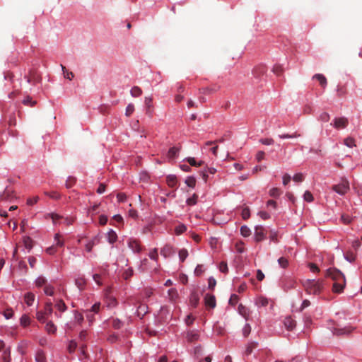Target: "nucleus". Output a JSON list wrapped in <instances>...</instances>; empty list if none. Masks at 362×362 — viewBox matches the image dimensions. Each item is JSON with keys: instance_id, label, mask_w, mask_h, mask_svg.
Here are the masks:
<instances>
[{"instance_id": "nucleus-1", "label": "nucleus", "mask_w": 362, "mask_h": 362, "mask_svg": "<svg viewBox=\"0 0 362 362\" xmlns=\"http://www.w3.org/2000/svg\"><path fill=\"white\" fill-rule=\"evenodd\" d=\"M327 276L332 278L334 281L333 291L334 293H341L346 284L344 275L337 269L330 268L327 270Z\"/></svg>"}, {"instance_id": "nucleus-2", "label": "nucleus", "mask_w": 362, "mask_h": 362, "mask_svg": "<svg viewBox=\"0 0 362 362\" xmlns=\"http://www.w3.org/2000/svg\"><path fill=\"white\" fill-rule=\"evenodd\" d=\"M303 287L308 294L318 295L323 288L322 281L308 279L303 282Z\"/></svg>"}, {"instance_id": "nucleus-3", "label": "nucleus", "mask_w": 362, "mask_h": 362, "mask_svg": "<svg viewBox=\"0 0 362 362\" xmlns=\"http://www.w3.org/2000/svg\"><path fill=\"white\" fill-rule=\"evenodd\" d=\"M349 189V182L345 178H343L340 183L334 185L332 187V189L339 195H344Z\"/></svg>"}, {"instance_id": "nucleus-4", "label": "nucleus", "mask_w": 362, "mask_h": 362, "mask_svg": "<svg viewBox=\"0 0 362 362\" xmlns=\"http://www.w3.org/2000/svg\"><path fill=\"white\" fill-rule=\"evenodd\" d=\"M349 124V119L345 117H336L334 119L333 122L330 124V125L333 126L334 128L344 129Z\"/></svg>"}, {"instance_id": "nucleus-5", "label": "nucleus", "mask_w": 362, "mask_h": 362, "mask_svg": "<svg viewBox=\"0 0 362 362\" xmlns=\"http://www.w3.org/2000/svg\"><path fill=\"white\" fill-rule=\"evenodd\" d=\"M28 83L35 85L40 81V77L35 70H30L28 75L25 76Z\"/></svg>"}, {"instance_id": "nucleus-6", "label": "nucleus", "mask_w": 362, "mask_h": 362, "mask_svg": "<svg viewBox=\"0 0 362 362\" xmlns=\"http://www.w3.org/2000/svg\"><path fill=\"white\" fill-rule=\"evenodd\" d=\"M128 246L134 252L139 253L142 250L140 242L136 239H130Z\"/></svg>"}, {"instance_id": "nucleus-7", "label": "nucleus", "mask_w": 362, "mask_h": 362, "mask_svg": "<svg viewBox=\"0 0 362 362\" xmlns=\"http://www.w3.org/2000/svg\"><path fill=\"white\" fill-rule=\"evenodd\" d=\"M204 304L206 308H214L216 305L215 296L214 295L206 293L204 296Z\"/></svg>"}, {"instance_id": "nucleus-8", "label": "nucleus", "mask_w": 362, "mask_h": 362, "mask_svg": "<svg viewBox=\"0 0 362 362\" xmlns=\"http://www.w3.org/2000/svg\"><path fill=\"white\" fill-rule=\"evenodd\" d=\"M186 339L188 342H195L199 339V333L197 330L187 331L186 333Z\"/></svg>"}, {"instance_id": "nucleus-9", "label": "nucleus", "mask_w": 362, "mask_h": 362, "mask_svg": "<svg viewBox=\"0 0 362 362\" xmlns=\"http://www.w3.org/2000/svg\"><path fill=\"white\" fill-rule=\"evenodd\" d=\"M255 240L262 241L264 238V228L262 226H257L255 232Z\"/></svg>"}, {"instance_id": "nucleus-10", "label": "nucleus", "mask_w": 362, "mask_h": 362, "mask_svg": "<svg viewBox=\"0 0 362 362\" xmlns=\"http://www.w3.org/2000/svg\"><path fill=\"white\" fill-rule=\"evenodd\" d=\"M267 71V68L264 65H259L254 68L252 74L255 78H259L264 75Z\"/></svg>"}, {"instance_id": "nucleus-11", "label": "nucleus", "mask_w": 362, "mask_h": 362, "mask_svg": "<svg viewBox=\"0 0 362 362\" xmlns=\"http://www.w3.org/2000/svg\"><path fill=\"white\" fill-rule=\"evenodd\" d=\"M284 324L288 330H292L296 326V322L290 316L285 317Z\"/></svg>"}, {"instance_id": "nucleus-12", "label": "nucleus", "mask_w": 362, "mask_h": 362, "mask_svg": "<svg viewBox=\"0 0 362 362\" xmlns=\"http://www.w3.org/2000/svg\"><path fill=\"white\" fill-rule=\"evenodd\" d=\"M173 253V248L169 245H165L160 250V254L165 258L170 257Z\"/></svg>"}, {"instance_id": "nucleus-13", "label": "nucleus", "mask_w": 362, "mask_h": 362, "mask_svg": "<svg viewBox=\"0 0 362 362\" xmlns=\"http://www.w3.org/2000/svg\"><path fill=\"white\" fill-rule=\"evenodd\" d=\"M99 237L95 236L91 240H90L86 245V250L87 252H90L93 249V247L99 243Z\"/></svg>"}, {"instance_id": "nucleus-14", "label": "nucleus", "mask_w": 362, "mask_h": 362, "mask_svg": "<svg viewBox=\"0 0 362 362\" xmlns=\"http://www.w3.org/2000/svg\"><path fill=\"white\" fill-rule=\"evenodd\" d=\"M352 329L350 327H344V328H334L333 330V334L335 335H342V334H348L351 333Z\"/></svg>"}, {"instance_id": "nucleus-15", "label": "nucleus", "mask_w": 362, "mask_h": 362, "mask_svg": "<svg viewBox=\"0 0 362 362\" xmlns=\"http://www.w3.org/2000/svg\"><path fill=\"white\" fill-rule=\"evenodd\" d=\"M313 78H315L317 80L320 84V86L325 88L327 86V78L325 76L321 74H315L313 77Z\"/></svg>"}, {"instance_id": "nucleus-16", "label": "nucleus", "mask_w": 362, "mask_h": 362, "mask_svg": "<svg viewBox=\"0 0 362 362\" xmlns=\"http://www.w3.org/2000/svg\"><path fill=\"white\" fill-rule=\"evenodd\" d=\"M199 301V296L197 293L192 292L190 295L189 302L192 306L196 308Z\"/></svg>"}, {"instance_id": "nucleus-17", "label": "nucleus", "mask_w": 362, "mask_h": 362, "mask_svg": "<svg viewBox=\"0 0 362 362\" xmlns=\"http://www.w3.org/2000/svg\"><path fill=\"white\" fill-rule=\"evenodd\" d=\"M166 182L170 187H175L177 186V180L175 175H170L166 177Z\"/></svg>"}, {"instance_id": "nucleus-18", "label": "nucleus", "mask_w": 362, "mask_h": 362, "mask_svg": "<svg viewBox=\"0 0 362 362\" xmlns=\"http://www.w3.org/2000/svg\"><path fill=\"white\" fill-rule=\"evenodd\" d=\"M75 284L80 290H83L86 285V280L83 276H79L76 279Z\"/></svg>"}, {"instance_id": "nucleus-19", "label": "nucleus", "mask_w": 362, "mask_h": 362, "mask_svg": "<svg viewBox=\"0 0 362 362\" xmlns=\"http://www.w3.org/2000/svg\"><path fill=\"white\" fill-rule=\"evenodd\" d=\"M220 88L221 87L219 86L214 85L211 87L202 88L200 90V91L204 94H209V93H215V92L218 91L220 89Z\"/></svg>"}, {"instance_id": "nucleus-20", "label": "nucleus", "mask_w": 362, "mask_h": 362, "mask_svg": "<svg viewBox=\"0 0 362 362\" xmlns=\"http://www.w3.org/2000/svg\"><path fill=\"white\" fill-rule=\"evenodd\" d=\"M24 300L25 303L30 306L33 305L34 300H35V295L33 293L28 292L25 294Z\"/></svg>"}, {"instance_id": "nucleus-21", "label": "nucleus", "mask_w": 362, "mask_h": 362, "mask_svg": "<svg viewBox=\"0 0 362 362\" xmlns=\"http://www.w3.org/2000/svg\"><path fill=\"white\" fill-rule=\"evenodd\" d=\"M109 243L113 244L117 241V235L113 230H110L107 234Z\"/></svg>"}, {"instance_id": "nucleus-22", "label": "nucleus", "mask_w": 362, "mask_h": 362, "mask_svg": "<svg viewBox=\"0 0 362 362\" xmlns=\"http://www.w3.org/2000/svg\"><path fill=\"white\" fill-rule=\"evenodd\" d=\"M36 362H47L45 354L42 350H38L35 355Z\"/></svg>"}, {"instance_id": "nucleus-23", "label": "nucleus", "mask_w": 362, "mask_h": 362, "mask_svg": "<svg viewBox=\"0 0 362 362\" xmlns=\"http://www.w3.org/2000/svg\"><path fill=\"white\" fill-rule=\"evenodd\" d=\"M238 310L240 315H241L245 319L247 318L249 315V310L245 306H244L243 304H240L238 305Z\"/></svg>"}, {"instance_id": "nucleus-24", "label": "nucleus", "mask_w": 362, "mask_h": 362, "mask_svg": "<svg viewBox=\"0 0 362 362\" xmlns=\"http://www.w3.org/2000/svg\"><path fill=\"white\" fill-rule=\"evenodd\" d=\"M179 151H180L179 148H177V147L170 148L168 152V158L169 159H174L175 158H176Z\"/></svg>"}, {"instance_id": "nucleus-25", "label": "nucleus", "mask_w": 362, "mask_h": 362, "mask_svg": "<svg viewBox=\"0 0 362 362\" xmlns=\"http://www.w3.org/2000/svg\"><path fill=\"white\" fill-rule=\"evenodd\" d=\"M45 329L49 334H54L57 331V327L52 321H49L47 323Z\"/></svg>"}, {"instance_id": "nucleus-26", "label": "nucleus", "mask_w": 362, "mask_h": 362, "mask_svg": "<svg viewBox=\"0 0 362 362\" xmlns=\"http://www.w3.org/2000/svg\"><path fill=\"white\" fill-rule=\"evenodd\" d=\"M257 342L253 341V342L249 343L245 349V354L246 356H249L250 354H252L253 349L257 348Z\"/></svg>"}, {"instance_id": "nucleus-27", "label": "nucleus", "mask_w": 362, "mask_h": 362, "mask_svg": "<svg viewBox=\"0 0 362 362\" xmlns=\"http://www.w3.org/2000/svg\"><path fill=\"white\" fill-rule=\"evenodd\" d=\"M21 326L25 327L30 324V319L27 315H23L20 319Z\"/></svg>"}, {"instance_id": "nucleus-28", "label": "nucleus", "mask_w": 362, "mask_h": 362, "mask_svg": "<svg viewBox=\"0 0 362 362\" xmlns=\"http://www.w3.org/2000/svg\"><path fill=\"white\" fill-rule=\"evenodd\" d=\"M22 103L26 106L33 107L35 105L37 102L35 100H33L31 97L27 96L23 99Z\"/></svg>"}, {"instance_id": "nucleus-29", "label": "nucleus", "mask_w": 362, "mask_h": 362, "mask_svg": "<svg viewBox=\"0 0 362 362\" xmlns=\"http://www.w3.org/2000/svg\"><path fill=\"white\" fill-rule=\"evenodd\" d=\"M52 303L50 301H47L45 303V308H44V313L47 315L48 317L52 313Z\"/></svg>"}, {"instance_id": "nucleus-30", "label": "nucleus", "mask_w": 362, "mask_h": 362, "mask_svg": "<svg viewBox=\"0 0 362 362\" xmlns=\"http://www.w3.org/2000/svg\"><path fill=\"white\" fill-rule=\"evenodd\" d=\"M130 93L132 97H139L142 94V90L139 86H134L130 90Z\"/></svg>"}, {"instance_id": "nucleus-31", "label": "nucleus", "mask_w": 362, "mask_h": 362, "mask_svg": "<svg viewBox=\"0 0 362 362\" xmlns=\"http://www.w3.org/2000/svg\"><path fill=\"white\" fill-rule=\"evenodd\" d=\"M47 317V315L42 310L37 311L36 313V318L42 323L45 322Z\"/></svg>"}, {"instance_id": "nucleus-32", "label": "nucleus", "mask_w": 362, "mask_h": 362, "mask_svg": "<svg viewBox=\"0 0 362 362\" xmlns=\"http://www.w3.org/2000/svg\"><path fill=\"white\" fill-rule=\"evenodd\" d=\"M168 296L171 301H175L178 298L177 290L175 288H170L168 291Z\"/></svg>"}, {"instance_id": "nucleus-33", "label": "nucleus", "mask_w": 362, "mask_h": 362, "mask_svg": "<svg viewBox=\"0 0 362 362\" xmlns=\"http://www.w3.org/2000/svg\"><path fill=\"white\" fill-rule=\"evenodd\" d=\"M76 177H72V176L68 177V178L66 180V183H65L66 187V188L72 187L76 184Z\"/></svg>"}, {"instance_id": "nucleus-34", "label": "nucleus", "mask_w": 362, "mask_h": 362, "mask_svg": "<svg viewBox=\"0 0 362 362\" xmlns=\"http://www.w3.org/2000/svg\"><path fill=\"white\" fill-rule=\"evenodd\" d=\"M55 307L61 312H64L66 310V305L62 300H59Z\"/></svg>"}, {"instance_id": "nucleus-35", "label": "nucleus", "mask_w": 362, "mask_h": 362, "mask_svg": "<svg viewBox=\"0 0 362 362\" xmlns=\"http://www.w3.org/2000/svg\"><path fill=\"white\" fill-rule=\"evenodd\" d=\"M186 230H187V227L184 224H180L175 227V233H176V235H179L183 233L184 232H185Z\"/></svg>"}, {"instance_id": "nucleus-36", "label": "nucleus", "mask_w": 362, "mask_h": 362, "mask_svg": "<svg viewBox=\"0 0 362 362\" xmlns=\"http://www.w3.org/2000/svg\"><path fill=\"white\" fill-rule=\"evenodd\" d=\"M36 286L37 287H41L42 286H46L47 284V279L43 276H39L36 281H35Z\"/></svg>"}, {"instance_id": "nucleus-37", "label": "nucleus", "mask_w": 362, "mask_h": 362, "mask_svg": "<svg viewBox=\"0 0 362 362\" xmlns=\"http://www.w3.org/2000/svg\"><path fill=\"white\" fill-rule=\"evenodd\" d=\"M185 183L189 187L193 188L195 187V185H196V179L192 176L187 177L185 180Z\"/></svg>"}, {"instance_id": "nucleus-38", "label": "nucleus", "mask_w": 362, "mask_h": 362, "mask_svg": "<svg viewBox=\"0 0 362 362\" xmlns=\"http://www.w3.org/2000/svg\"><path fill=\"white\" fill-rule=\"evenodd\" d=\"M112 326L117 329H119L122 327L123 322L119 319H113L112 320Z\"/></svg>"}, {"instance_id": "nucleus-39", "label": "nucleus", "mask_w": 362, "mask_h": 362, "mask_svg": "<svg viewBox=\"0 0 362 362\" xmlns=\"http://www.w3.org/2000/svg\"><path fill=\"white\" fill-rule=\"evenodd\" d=\"M344 144L349 148H352L353 146H356L355 140L352 137L346 138L344 141Z\"/></svg>"}, {"instance_id": "nucleus-40", "label": "nucleus", "mask_w": 362, "mask_h": 362, "mask_svg": "<svg viewBox=\"0 0 362 362\" xmlns=\"http://www.w3.org/2000/svg\"><path fill=\"white\" fill-rule=\"evenodd\" d=\"M281 191L277 187H274L270 189L269 195L273 197H278L281 195Z\"/></svg>"}, {"instance_id": "nucleus-41", "label": "nucleus", "mask_w": 362, "mask_h": 362, "mask_svg": "<svg viewBox=\"0 0 362 362\" xmlns=\"http://www.w3.org/2000/svg\"><path fill=\"white\" fill-rule=\"evenodd\" d=\"M44 292L46 295L52 296L54 295V287L50 284H47L44 288Z\"/></svg>"}, {"instance_id": "nucleus-42", "label": "nucleus", "mask_w": 362, "mask_h": 362, "mask_svg": "<svg viewBox=\"0 0 362 362\" xmlns=\"http://www.w3.org/2000/svg\"><path fill=\"white\" fill-rule=\"evenodd\" d=\"M187 161L192 166H201L204 163L203 161H200L199 163H197V161L195 160L194 158H192V157L187 158Z\"/></svg>"}, {"instance_id": "nucleus-43", "label": "nucleus", "mask_w": 362, "mask_h": 362, "mask_svg": "<svg viewBox=\"0 0 362 362\" xmlns=\"http://www.w3.org/2000/svg\"><path fill=\"white\" fill-rule=\"evenodd\" d=\"M152 101L153 99L151 97H145L144 103L146 107V113H148V110L152 108Z\"/></svg>"}, {"instance_id": "nucleus-44", "label": "nucleus", "mask_w": 362, "mask_h": 362, "mask_svg": "<svg viewBox=\"0 0 362 362\" xmlns=\"http://www.w3.org/2000/svg\"><path fill=\"white\" fill-rule=\"evenodd\" d=\"M240 233L244 237H248L250 235V229L246 226H243L240 228Z\"/></svg>"}, {"instance_id": "nucleus-45", "label": "nucleus", "mask_w": 362, "mask_h": 362, "mask_svg": "<svg viewBox=\"0 0 362 362\" xmlns=\"http://www.w3.org/2000/svg\"><path fill=\"white\" fill-rule=\"evenodd\" d=\"M278 263L282 268H286L288 265V259L284 257H281L278 259Z\"/></svg>"}, {"instance_id": "nucleus-46", "label": "nucleus", "mask_w": 362, "mask_h": 362, "mask_svg": "<svg viewBox=\"0 0 362 362\" xmlns=\"http://www.w3.org/2000/svg\"><path fill=\"white\" fill-rule=\"evenodd\" d=\"M134 111V105L132 103L129 104L126 107L125 115L130 117Z\"/></svg>"}, {"instance_id": "nucleus-47", "label": "nucleus", "mask_w": 362, "mask_h": 362, "mask_svg": "<svg viewBox=\"0 0 362 362\" xmlns=\"http://www.w3.org/2000/svg\"><path fill=\"white\" fill-rule=\"evenodd\" d=\"M188 256V252L185 249H182L179 251V258L181 262H184Z\"/></svg>"}, {"instance_id": "nucleus-48", "label": "nucleus", "mask_w": 362, "mask_h": 362, "mask_svg": "<svg viewBox=\"0 0 362 362\" xmlns=\"http://www.w3.org/2000/svg\"><path fill=\"white\" fill-rule=\"evenodd\" d=\"M344 257L345 259L350 262H352L355 260L356 259V255L354 252H347L345 255H344Z\"/></svg>"}, {"instance_id": "nucleus-49", "label": "nucleus", "mask_w": 362, "mask_h": 362, "mask_svg": "<svg viewBox=\"0 0 362 362\" xmlns=\"http://www.w3.org/2000/svg\"><path fill=\"white\" fill-rule=\"evenodd\" d=\"M197 198L198 196L196 194H194L192 197H189L187 199V204L190 206L196 204Z\"/></svg>"}, {"instance_id": "nucleus-50", "label": "nucleus", "mask_w": 362, "mask_h": 362, "mask_svg": "<svg viewBox=\"0 0 362 362\" xmlns=\"http://www.w3.org/2000/svg\"><path fill=\"white\" fill-rule=\"evenodd\" d=\"M303 199L305 201L308 202H311L313 201V196L309 191H305L303 194Z\"/></svg>"}, {"instance_id": "nucleus-51", "label": "nucleus", "mask_w": 362, "mask_h": 362, "mask_svg": "<svg viewBox=\"0 0 362 362\" xmlns=\"http://www.w3.org/2000/svg\"><path fill=\"white\" fill-rule=\"evenodd\" d=\"M62 70L64 71V77L69 79V80H71L73 78H74V74L71 72V71H68L66 69V67L64 66L63 65H62Z\"/></svg>"}, {"instance_id": "nucleus-52", "label": "nucleus", "mask_w": 362, "mask_h": 362, "mask_svg": "<svg viewBox=\"0 0 362 362\" xmlns=\"http://www.w3.org/2000/svg\"><path fill=\"white\" fill-rule=\"evenodd\" d=\"M251 332V327L249 324H246L243 329V334L245 337H247Z\"/></svg>"}, {"instance_id": "nucleus-53", "label": "nucleus", "mask_w": 362, "mask_h": 362, "mask_svg": "<svg viewBox=\"0 0 362 362\" xmlns=\"http://www.w3.org/2000/svg\"><path fill=\"white\" fill-rule=\"evenodd\" d=\"M238 296L236 294H232L229 299V304L231 305H235L238 303Z\"/></svg>"}, {"instance_id": "nucleus-54", "label": "nucleus", "mask_w": 362, "mask_h": 362, "mask_svg": "<svg viewBox=\"0 0 362 362\" xmlns=\"http://www.w3.org/2000/svg\"><path fill=\"white\" fill-rule=\"evenodd\" d=\"M242 217L244 220H246L250 218V212L248 207H245L242 211Z\"/></svg>"}, {"instance_id": "nucleus-55", "label": "nucleus", "mask_w": 362, "mask_h": 362, "mask_svg": "<svg viewBox=\"0 0 362 362\" xmlns=\"http://www.w3.org/2000/svg\"><path fill=\"white\" fill-rule=\"evenodd\" d=\"M299 136H300V134H298L297 132H295L293 134H285L279 135L281 139L296 138Z\"/></svg>"}, {"instance_id": "nucleus-56", "label": "nucleus", "mask_w": 362, "mask_h": 362, "mask_svg": "<svg viewBox=\"0 0 362 362\" xmlns=\"http://www.w3.org/2000/svg\"><path fill=\"white\" fill-rule=\"evenodd\" d=\"M329 119H330L329 115L325 112L321 113L320 115L319 116V119L322 122H328L329 120Z\"/></svg>"}, {"instance_id": "nucleus-57", "label": "nucleus", "mask_w": 362, "mask_h": 362, "mask_svg": "<svg viewBox=\"0 0 362 362\" xmlns=\"http://www.w3.org/2000/svg\"><path fill=\"white\" fill-rule=\"evenodd\" d=\"M219 270L223 272V273H228V265H227V263L226 262H221L219 264Z\"/></svg>"}, {"instance_id": "nucleus-58", "label": "nucleus", "mask_w": 362, "mask_h": 362, "mask_svg": "<svg viewBox=\"0 0 362 362\" xmlns=\"http://www.w3.org/2000/svg\"><path fill=\"white\" fill-rule=\"evenodd\" d=\"M272 71H273L275 74H276V75L279 76V75H281V74H282V72H283V68H282V66H281V65H275V66L273 67V69H272Z\"/></svg>"}, {"instance_id": "nucleus-59", "label": "nucleus", "mask_w": 362, "mask_h": 362, "mask_svg": "<svg viewBox=\"0 0 362 362\" xmlns=\"http://www.w3.org/2000/svg\"><path fill=\"white\" fill-rule=\"evenodd\" d=\"M3 360L5 362L10 361L11 357H10V349H9L4 350V354H3Z\"/></svg>"}, {"instance_id": "nucleus-60", "label": "nucleus", "mask_w": 362, "mask_h": 362, "mask_svg": "<svg viewBox=\"0 0 362 362\" xmlns=\"http://www.w3.org/2000/svg\"><path fill=\"white\" fill-rule=\"evenodd\" d=\"M149 257L151 259H153L155 261H157L158 260V250L156 248L153 249L152 251L150 252L149 253Z\"/></svg>"}, {"instance_id": "nucleus-61", "label": "nucleus", "mask_w": 362, "mask_h": 362, "mask_svg": "<svg viewBox=\"0 0 362 362\" xmlns=\"http://www.w3.org/2000/svg\"><path fill=\"white\" fill-rule=\"evenodd\" d=\"M257 305L260 306H267L268 305V300L266 298L260 297L257 300Z\"/></svg>"}, {"instance_id": "nucleus-62", "label": "nucleus", "mask_w": 362, "mask_h": 362, "mask_svg": "<svg viewBox=\"0 0 362 362\" xmlns=\"http://www.w3.org/2000/svg\"><path fill=\"white\" fill-rule=\"evenodd\" d=\"M4 317L6 318V319H10L13 317V311L11 308H7L4 312Z\"/></svg>"}, {"instance_id": "nucleus-63", "label": "nucleus", "mask_w": 362, "mask_h": 362, "mask_svg": "<svg viewBox=\"0 0 362 362\" xmlns=\"http://www.w3.org/2000/svg\"><path fill=\"white\" fill-rule=\"evenodd\" d=\"M259 141L264 145H272L274 142L272 138L261 139Z\"/></svg>"}, {"instance_id": "nucleus-64", "label": "nucleus", "mask_w": 362, "mask_h": 362, "mask_svg": "<svg viewBox=\"0 0 362 362\" xmlns=\"http://www.w3.org/2000/svg\"><path fill=\"white\" fill-rule=\"evenodd\" d=\"M76 346H77L76 342L74 341H71L69 344V346H68L69 351L70 353L74 352L76 350Z\"/></svg>"}]
</instances>
